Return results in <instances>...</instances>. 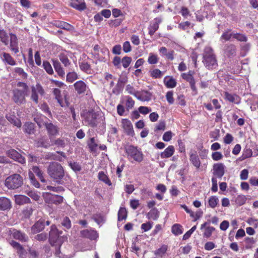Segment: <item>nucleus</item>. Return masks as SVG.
I'll list each match as a JSON object with an SVG mask.
<instances>
[{"label":"nucleus","mask_w":258,"mask_h":258,"mask_svg":"<svg viewBox=\"0 0 258 258\" xmlns=\"http://www.w3.org/2000/svg\"><path fill=\"white\" fill-rule=\"evenodd\" d=\"M61 231H58L55 225L51 226L49 232V241L52 246L55 247V255L59 257H62L60 255V246L62 242L67 239V237L61 236Z\"/></svg>","instance_id":"obj_1"},{"label":"nucleus","mask_w":258,"mask_h":258,"mask_svg":"<svg viewBox=\"0 0 258 258\" xmlns=\"http://www.w3.org/2000/svg\"><path fill=\"white\" fill-rule=\"evenodd\" d=\"M47 173L55 182L59 184L64 183V171L62 167L57 162H51L47 168Z\"/></svg>","instance_id":"obj_2"},{"label":"nucleus","mask_w":258,"mask_h":258,"mask_svg":"<svg viewBox=\"0 0 258 258\" xmlns=\"http://www.w3.org/2000/svg\"><path fill=\"white\" fill-rule=\"evenodd\" d=\"M203 62L208 69H215L218 66L217 60L213 49L210 46L204 48L203 54Z\"/></svg>","instance_id":"obj_3"},{"label":"nucleus","mask_w":258,"mask_h":258,"mask_svg":"<svg viewBox=\"0 0 258 258\" xmlns=\"http://www.w3.org/2000/svg\"><path fill=\"white\" fill-rule=\"evenodd\" d=\"M23 184V178L18 174H14L8 177L5 182V185L9 189H17Z\"/></svg>","instance_id":"obj_4"},{"label":"nucleus","mask_w":258,"mask_h":258,"mask_svg":"<svg viewBox=\"0 0 258 258\" xmlns=\"http://www.w3.org/2000/svg\"><path fill=\"white\" fill-rule=\"evenodd\" d=\"M84 123L92 126H96L100 120V115L94 111L84 112L82 115Z\"/></svg>","instance_id":"obj_5"},{"label":"nucleus","mask_w":258,"mask_h":258,"mask_svg":"<svg viewBox=\"0 0 258 258\" xmlns=\"http://www.w3.org/2000/svg\"><path fill=\"white\" fill-rule=\"evenodd\" d=\"M121 126L123 129V132L127 135L132 137L135 136L133 125L130 120L126 118L122 119Z\"/></svg>","instance_id":"obj_6"},{"label":"nucleus","mask_w":258,"mask_h":258,"mask_svg":"<svg viewBox=\"0 0 258 258\" xmlns=\"http://www.w3.org/2000/svg\"><path fill=\"white\" fill-rule=\"evenodd\" d=\"M31 99L36 103H38L39 95L43 96L44 94V91L42 86L37 84L35 86H33L31 88Z\"/></svg>","instance_id":"obj_7"},{"label":"nucleus","mask_w":258,"mask_h":258,"mask_svg":"<svg viewBox=\"0 0 258 258\" xmlns=\"http://www.w3.org/2000/svg\"><path fill=\"white\" fill-rule=\"evenodd\" d=\"M43 196L46 203H53L56 205L62 203L63 200L62 197L56 195H53L49 192H45Z\"/></svg>","instance_id":"obj_8"},{"label":"nucleus","mask_w":258,"mask_h":258,"mask_svg":"<svg viewBox=\"0 0 258 258\" xmlns=\"http://www.w3.org/2000/svg\"><path fill=\"white\" fill-rule=\"evenodd\" d=\"M27 92L22 91L19 89H15L13 91V97L14 101L18 104H21L25 102V95Z\"/></svg>","instance_id":"obj_9"},{"label":"nucleus","mask_w":258,"mask_h":258,"mask_svg":"<svg viewBox=\"0 0 258 258\" xmlns=\"http://www.w3.org/2000/svg\"><path fill=\"white\" fill-rule=\"evenodd\" d=\"M162 21V19L160 17L155 18L150 23V26L148 28L149 34L152 36L155 32L158 30L159 28V25Z\"/></svg>","instance_id":"obj_10"},{"label":"nucleus","mask_w":258,"mask_h":258,"mask_svg":"<svg viewBox=\"0 0 258 258\" xmlns=\"http://www.w3.org/2000/svg\"><path fill=\"white\" fill-rule=\"evenodd\" d=\"M224 165L222 163L215 164L213 166V174L219 178H221L224 174Z\"/></svg>","instance_id":"obj_11"},{"label":"nucleus","mask_w":258,"mask_h":258,"mask_svg":"<svg viewBox=\"0 0 258 258\" xmlns=\"http://www.w3.org/2000/svg\"><path fill=\"white\" fill-rule=\"evenodd\" d=\"M45 127L50 138L52 136H55L58 134L59 128L52 123H48Z\"/></svg>","instance_id":"obj_12"},{"label":"nucleus","mask_w":258,"mask_h":258,"mask_svg":"<svg viewBox=\"0 0 258 258\" xmlns=\"http://www.w3.org/2000/svg\"><path fill=\"white\" fill-rule=\"evenodd\" d=\"M70 6L79 11H83L86 8L84 0H71Z\"/></svg>","instance_id":"obj_13"},{"label":"nucleus","mask_w":258,"mask_h":258,"mask_svg":"<svg viewBox=\"0 0 258 258\" xmlns=\"http://www.w3.org/2000/svg\"><path fill=\"white\" fill-rule=\"evenodd\" d=\"M81 236L90 239H95L98 237L96 231L93 230L86 229L81 231Z\"/></svg>","instance_id":"obj_14"},{"label":"nucleus","mask_w":258,"mask_h":258,"mask_svg":"<svg viewBox=\"0 0 258 258\" xmlns=\"http://www.w3.org/2000/svg\"><path fill=\"white\" fill-rule=\"evenodd\" d=\"M12 237L21 242H26L28 239V236L24 233L19 230H14L12 233Z\"/></svg>","instance_id":"obj_15"},{"label":"nucleus","mask_w":258,"mask_h":258,"mask_svg":"<svg viewBox=\"0 0 258 258\" xmlns=\"http://www.w3.org/2000/svg\"><path fill=\"white\" fill-rule=\"evenodd\" d=\"M136 97L142 101H149L151 99V94L147 91L138 92Z\"/></svg>","instance_id":"obj_16"},{"label":"nucleus","mask_w":258,"mask_h":258,"mask_svg":"<svg viewBox=\"0 0 258 258\" xmlns=\"http://www.w3.org/2000/svg\"><path fill=\"white\" fill-rule=\"evenodd\" d=\"M1 59L5 63H7L11 66H15L16 64V61L11 56V55L6 52H3L1 55Z\"/></svg>","instance_id":"obj_17"},{"label":"nucleus","mask_w":258,"mask_h":258,"mask_svg":"<svg viewBox=\"0 0 258 258\" xmlns=\"http://www.w3.org/2000/svg\"><path fill=\"white\" fill-rule=\"evenodd\" d=\"M10 48L15 53L19 52V48L18 46V41L16 36L13 34H10Z\"/></svg>","instance_id":"obj_18"},{"label":"nucleus","mask_w":258,"mask_h":258,"mask_svg":"<svg viewBox=\"0 0 258 258\" xmlns=\"http://www.w3.org/2000/svg\"><path fill=\"white\" fill-rule=\"evenodd\" d=\"M75 89L78 94L84 93L87 89L86 84L82 81H79L74 84Z\"/></svg>","instance_id":"obj_19"},{"label":"nucleus","mask_w":258,"mask_h":258,"mask_svg":"<svg viewBox=\"0 0 258 258\" xmlns=\"http://www.w3.org/2000/svg\"><path fill=\"white\" fill-rule=\"evenodd\" d=\"M98 143L99 142L96 138H91L88 142V146L90 150L92 152H96L98 149Z\"/></svg>","instance_id":"obj_20"},{"label":"nucleus","mask_w":258,"mask_h":258,"mask_svg":"<svg viewBox=\"0 0 258 258\" xmlns=\"http://www.w3.org/2000/svg\"><path fill=\"white\" fill-rule=\"evenodd\" d=\"M6 117L10 122L16 126L18 127L21 126L22 123L20 120L17 118L14 114H7Z\"/></svg>","instance_id":"obj_21"},{"label":"nucleus","mask_w":258,"mask_h":258,"mask_svg":"<svg viewBox=\"0 0 258 258\" xmlns=\"http://www.w3.org/2000/svg\"><path fill=\"white\" fill-rule=\"evenodd\" d=\"M181 77L183 79L186 80L189 83L192 90H196L195 81L194 77L191 74V72H189L188 73H183L181 75Z\"/></svg>","instance_id":"obj_22"},{"label":"nucleus","mask_w":258,"mask_h":258,"mask_svg":"<svg viewBox=\"0 0 258 258\" xmlns=\"http://www.w3.org/2000/svg\"><path fill=\"white\" fill-rule=\"evenodd\" d=\"M8 156L15 161H23L24 158L16 150H10L8 153Z\"/></svg>","instance_id":"obj_23"},{"label":"nucleus","mask_w":258,"mask_h":258,"mask_svg":"<svg viewBox=\"0 0 258 258\" xmlns=\"http://www.w3.org/2000/svg\"><path fill=\"white\" fill-rule=\"evenodd\" d=\"M11 203L9 199L5 197L0 198V210H6L10 209Z\"/></svg>","instance_id":"obj_24"},{"label":"nucleus","mask_w":258,"mask_h":258,"mask_svg":"<svg viewBox=\"0 0 258 258\" xmlns=\"http://www.w3.org/2000/svg\"><path fill=\"white\" fill-rule=\"evenodd\" d=\"M10 244L14 248H16L17 250V252L19 254L20 257H21L22 258H24L23 255L25 254V251L24 248L20 243L15 241L12 240L10 242Z\"/></svg>","instance_id":"obj_25"},{"label":"nucleus","mask_w":258,"mask_h":258,"mask_svg":"<svg viewBox=\"0 0 258 258\" xmlns=\"http://www.w3.org/2000/svg\"><path fill=\"white\" fill-rule=\"evenodd\" d=\"M16 203L19 205H24L30 202V200L27 197L24 195L15 196Z\"/></svg>","instance_id":"obj_26"},{"label":"nucleus","mask_w":258,"mask_h":258,"mask_svg":"<svg viewBox=\"0 0 258 258\" xmlns=\"http://www.w3.org/2000/svg\"><path fill=\"white\" fill-rule=\"evenodd\" d=\"M53 94L57 100L58 103L61 107H64L66 105V101L64 100L61 96L60 91L57 88H55L53 90Z\"/></svg>","instance_id":"obj_27"},{"label":"nucleus","mask_w":258,"mask_h":258,"mask_svg":"<svg viewBox=\"0 0 258 258\" xmlns=\"http://www.w3.org/2000/svg\"><path fill=\"white\" fill-rule=\"evenodd\" d=\"M121 103L124 104L126 109L128 111L133 108L135 105V101L128 96L124 97Z\"/></svg>","instance_id":"obj_28"},{"label":"nucleus","mask_w":258,"mask_h":258,"mask_svg":"<svg viewBox=\"0 0 258 258\" xmlns=\"http://www.w3.org/2000/svg\"><path fill=\"white\" fill-rule=\"evenodd\" d=\"M164 83L168 88H174L176 85V81L172 77H165L164 79Z\"/></svg>","instance_id":"obj_29"},{"label":"nucleus","mask_w":258,"mask_h":258,"mask_svg":"<svg viewBox=\"0 0 258 258\" xmlns=\"http://www.w3.org/2000/svg\"><path fill=\"white\" fill-rule=\"evenodd\" d=\"M225 99L230 102L238 104L240 102V98L236 95L231 94L228 92L224 93Z\"/></svg>","instance_id":"obj_30"},{"label":"nucleus","mask_w":258,"mask_h":258,"mask_svg":"<svg viewBox=\"0 0 258 258\" xmlns=\"http://www.w3.org/2000/svg\"><path fill=\"white\" fill-rule=\"evenodd\" d=\"M46 118L41 114L37 115L34 117V120L37 123L39 127H42L44 126H46V125L48 123L46 121Z\"/></svg>","instance_id":"obj_31"},{"label":"nucleus","mask_w":258,"mask_h":258,"mask_svg":"<svg viewBox=\"0 0 258 258\" xmlns=\"http://www.w3.org/2000/svg\"><path fill=\"white\" fill-rule=\"evenodd\" d=\"M168 246L165 244H163L160 248L155 250L153 252L157 256L162 257L165 255Z\"/></svg>","instance_id":"obj_32"},{"label":"nucleus","mask_w":258,"mask_h":258,"mask_svg":"<svg viewBox=\"0 0 258 258\" xmlns=\"http://www.w3.org/2000/svg\"><path fill=\"white\" fill-rule=\"evenodd\" d=\"M174 148L173 146H169L161 154V157L162 158H166L171 157L174 153Z\"/></svg>","instance_id":"obj_33"},{"label":"nucleus","mask_w":258,"mask_h":258,"mask_svg":"<svg viewBox=\"0 0 258 258\" xmlns=\"http://www.w3.org/2000/svg\"><path fill=\"white\" fill-rule=\"evenodd\" d=\"M54 25L57 27L67 30H72L73 29V27L71 25L63 21H55Z\"/></svg>","instance_id":"obj_34"},{"label":"nucleus","mask_w":258,"mask_h":258,"mask_svg":"<svg viewBox=\"0 0 258 258\" xmlns=\"http://www.w3.org/2000/svg\"><path fill=\"white\" fill-rule=\"evenodd\" d=\"M53 67L55 71L59 76L63 77L65 75L64 71L61 67L60 63L57 60L53 61Z\"/></svg>","instance_id":"obj_35"},{"label":"nucleus","mask_w":258,"mask_h":258,"mask_svg":"<svg viewBox=\"0 0 258 258\" xmlns=\"http://www.w3.org/2000/svg\"><path fill=\"white\" fill-rule=\"evenodd\" d=\"M219 199L216 196H211L208 200V206L211 208H215L219 204Z\"/></svg>","instance_id":"obj_36"},{"label":"nucleus","mask_w":258,"mask_h":258,"mask_svg":"<svg viewBox=\"0 0 258 258\" xmlns=\"http://www.w3.org/2000/svg\"><path fill=\"white\" fill-rule=\"evenodd\" d=\"M44 224L43 221L39 220L32 227L34 232H38L44 228Z\"/></svg>","instance_id":"obj_37"},{"label":"nucleus","mask_w":258,"mask_h":258,"mask_svg":"<svg viewBox=\"0 0 258 258\" xmlns=\"http://www.w3.org/2000/svg\"><path fill=\"white\" fill-rule=\"evenodd\" d=\"M159 59V58L157 54L150 52L149 54L147 61L150 64H155L158 62Z\"/></svg>","instance_id":"obj_38"},{"label":"nucleus","mask_w":258,"mask_h":258,"mask_svg":"<svg viewBox=\"0 0 258 258\" xmlns=\"http://www.w3.org/2000/svg\"><path fill=\"white\" fill-rule=\"evenodd\" d=\"M33 174L35 173L36 175L39 178L40 180L42 182H45V180L43 176V172L42 170L37 166H33L31 171Z\"/></svg>","instance_id":"obj_39"},{"label":"nucleus","mask_w":258,"mask_h":258,"mask_svg":"<svg viewBox=\"0 0 258 258\" xmlns=\"http://www.w3.org/2000/svg\"><path fill=\"white\" fill-rule=\"evenodd\" d=\"M171 231L175 235H179L182 233V227L178 224H175L172 226Z\"/></svg>","instance_id":"obj_40"},{"label":"nucleus","mask_w":258,"mask_h":258,"mask_svg":"<svg viewBox=\"0 0 258 258\" xmlns=\"http://www.w3.org/2000/svg\"><path fill=\"white\" fill-rule=\"evenodd\" d=\"M24 132L28 134L34 133V124L31 122H27L24 125Z\"/></svg>","instance_id":"obj_41"},{"label":"nucleus","mask_w":258,"mask_h":258,"mask_svg":"<svg viewBox=\"0 0 258 258\" xmlns=\"http://www.w3.org/2000/svg\"><path fill=\"white\" fill-rule=\"evenodd\" d=\"M159 216V212L156 208H153L150 211L148 214V219H151L154 220H157Z\"/></svg>","instance_id":"obj_42"},{"label":"nucleus","mask_w":258,"mask_h":258,"mask_svg":"<svg viewBox=\"0 0 258 258\" xmlns=\"http://www.w3.org/2000/svg\"><path fill=\"white\" fill-rule=\"evenodd\" d=\"M0 39L6 45L9 44V36L4 30H0Z\"/></svg>","instance_id":"obj_43"},{"label":"nucleus","mask_w":258,"mask_h":258,"mask_svg":"<svg viewBox=\"0 0 258 258\" xmlns=\"http://www.w3.org/2000/svg\"><path fill=\"white\" fill-rule=\"evenodd\" d=\"M60 153H57L56 154L52 153H47L45 155V160H58L61 161V159L60 158Z\"/></svg>","instance_id":"obj_44"},{"label":"nucleus","mask_w":258,"mask_h":258,"mask_svg":"<svg viewBox=\"0 0 258 258\" xmlns=\"http://www.w3.org/2000/svg\"><path fill=\"white\" fill-rule=\"evenodd\" d=\"M246 201V198L244 195H238L236 197H235L234 202L235 204L237 206H242L245 204Z\"/></svg>","instance_id":"obj_45"},{"label":"nucleus","mask_w":258,"mask_h":258,"mask_svg":"<svg viewBox=\"0 0 258 258\" xmlns=\"http://www.w3.org/2000/svg\"><path fill=\"white\" fill-rule=\"evenodd\" d=\"M127 216V212L124 208H120L118 213V221H122L126 219Z\"/></svg>","instance_id":"obj_46"},{"label":"nucleus","mask_w":258,"mask_h":258,"mask_svg":"<svg viewBox=\"0 0 258 258\" xmlns=\"http://www.w3.org/2000/svg\"><path fill=\"white\" fill-rule=\"evenodd\" d=\"M235 53V47L233 45H230L226 46L225 49V53L230 56L233 55Z\"/></svg>","instance_id":"obj_47"},{"label":"nucleus","mask_w":258,"mask_h":258,"mask_svg":"<svg viewBox=\"0 0 258 258\" xmlns=\"http://www.w3.org/2000/svg\"><path fill=\"white\" fill-rule=\"evenodd\" d=\"M78 78V75L76 73L73 72L69 73L67 75V81L69 83H73Z\"/></svg>","instance_id":"obj_48"},{"label":"nucleus","mask_w":258,"mask_h":258,"mask_svg":"<svg viewBox=\"0 0 258 258\" xmlns=\"http://www.w3.org/2000/svg\"><path fill=\"white\" fill-rule=\"evenodd\" d=\"M59 58L65 67H68L70 65V62L67 56L64 53H60L59 55Z\"/></svg>","instance_id":"obj_49"},{"label":"nucleus","mask_w":258,"mask_h":258,"mask_svg":"<svg viewBox=\"0 0 258 258\" xmlns=\"http://www.w3.org/2000/svg\"><path fill=\"white\" fill-rule=\"evenodd\" d=\"M150 76L154 78H160L163 75L161 71L157 69L150 71Z\"/></svg>","instance_id":"obj_50"},{"label":"nucleus","mask_w":258,"mask_h":258,"mask_svg":"<svg viewBox=\"0 0 258 258\" xmlns=\"http://www.w3.org/2000/svg\"><path fill=\"white\" fill-rule=\"evenodd\" d=\"M98 178L99 179L105 182V183L110 185L111 182L110 180H109L107 176L104 174V173L103 171L99 172L98 173Z\"/></svg>","instance_id":"obj_51"},{"label":"nucleus","mask_w":258,"mask_h":258,"mask_svg":"<svg viewBox=\"0 0 258 258\" xmlns=\"http://www.w3.org/2000/svg\"><path fill=\"white\" fill-rule=\"evenodd\" d=\"M138 150V149L136 147L132 145L127 146L126 147V153L132 157L134 156V155L135 154V153L137 152Z\"/></svg>","instance_id":"obj_52"},{"label":"nucleus","mask_w":258,"mask_h":258,"mask_svg":"<svg viewBox=\"0 0 258 258\" xmlns=\"http://www.w3.org/2000/svg\"><path fill=\"white\" fill-rule=\"evenodd\" d=\"M80 67L81 70L87 73H91V69H90V65L86 62H82L80 64Z\"/></svg>","instance_id":"obj_53"},{"label":"nucleus","mask_w":258,"mask_h":258,"mask_svg":"<svg viewBox=\"0 0 258 258\" xmlns=\"http://www.w3.org/2000/svg\"><path fill=\"white\" fill-rule=\"evenodd\" d=\"M29 178L31 183L37 188L39 187V183L35 178L33 173L31 171L29 172Z\"/></svg>","instance_id":"obj_54"},{"label":"nucleus","mask_w":258,"mask_h":258,"mask_svg":"<svg viewBox=\"0 0 258 258\" xmlns=\"http://www.w3.org/2000/svg\"><path fill=\"white\" fill-rule=\"evenodd\" d=\"M132 58L128 56H124L121 59L122 66L124 68H127L132 62Z\"/></svg>","instance_id":"obj_55"},{"label":"nucleus","mask_w":258,"mask_h":258,"mask_svg":"<svg viewBox=\"0 0 258 258\" xmlns=\"http://www.w3.org/2000/svg\"><path fill=\"white\" fill-rule=\"evenodd\" d=\"M43 66L48 74L50 75L53 74V71L49 62L47 61H44L43 63Z\"/></svg>","instance_id":"obj_56"},{"label":"nucleus","mask_w":258,"mask_h":258,"mask_svg":"<svg viewBox=\"0 0 258 258\" xmlns=\"http://www.w3.org/2000/svg\"><path fill=\"white\" fill-rule=\"evenodd\" d=\"M15 72L20 76L22 78L26 79L27 77V74L24 70L21 68H16L14 69Z\"/></svg>","instance_id":"obj_57"},{"label":"nucleus","mask_w":258,"mask_h":258,"mask_svg":"<svg viewBox=\"0 0 258 258\" xmlns=\"http://www.w3.org/2000/svg\"><path fill=\"white\" fill-rule=\"evenodd\" d=\"M61 224L67 229H70L71 227V222L69 218L68 217H65L63 218L61 222Z\"/></svg>","instance_id":"obj_58"},{"label":"nucleus","mask_w":258,"mask_h":258,"mask_svg":"<svg viewBox=\"0 0 258 258\" xmlns=\"http://www.w3.org/2000/svg\"><path fill=\"white\" fill-rule=\"evenodd\" d=\"M172 136V133L171 131H168L163 134L162 139L165 142H169L171 140Z\"/></svg>","instance_id":"obj_59"},{"label":"nucleus","mask_w":258,"mask_h":258,"mask_svg":"<svg viewBox=\"0 0 258 258\" xmlns=\"http://www.w3.org/2000/svg\"><path fill=\"white\" fill-rule=\"evenodd\" d=\"M125 90L128 93L131 94V95H133L134 96H135V97L136 96L137 94V93L138 91H137L133 87H132L131 85H127L126 86V88H125Z\"/></svg>","instance_id":"obj_60"},{"label":"nucleus","mask_w":258,"mask_h":258,"mask_svg":"<svg viewBox=\"0 0 258 258\" xmlns=\"http://www.w3.org/2000/svg\"><path fill=\"white\" fill-rule=\"evenodd\" d=\"M152 227V223L148 222L145 223H143L141 225V229L144 232H147L150 230Z\"/></svg>","instance_id":"obj_61"},{"label":"nucleus","mask_w":258,"mask_h":258,"mask_svg":"<svg viewBox=\"0 0 258 258\" xmlns=\"http://www.w3.org/2000/svg\"><path fill=\"white\" fill-rule=\"evenodd\" d=\"M215 230V228L213 227L209 226L206 227L204 233V236L209 237Z\"/></svg>","instance_id":"obj_62"},{"label":"nucleus","mask_w":258,"mask_h":258,"mask_svg":"<svg viewBox=\"0 0 258 258\" xmlns=\"http://www.w3.org/2000/svg\"><path fill=\"white\" fill-rule=\"evenodd\" d=\"M70 166L75 171H79L81 167L79 162H70Z\"/></svg>","instance_id":"obj_63"},{"label":"nucleus","mask_w":258,"mask_h":258,"mask_svg":"<svg viewBox=\"0 0 258 258\" xmlns=\"http://www.w3.org/2000/svg\"><path fill=\"white\" fill-rule=\"evenodd\" d=\"M173 96V91H168L167 92L166 95V99L168 102L171 104H173L174 101Z\"/></svg>","instance_id":"obj_64"}]
</instances>
